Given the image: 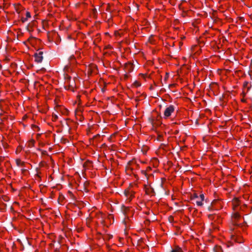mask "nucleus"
Here are the masks:
<instances>
[{"label":"nucleus","instance_id":"obj_1","mask_svg":"<svg viewBox=\"0 0 252 252\" xmlns=\"http://www.w3.org/2000/svg\"><path fill=\"white\" fill-rule=\"evenodd\" d=\"M174 111V106L173 105H171L169 107H167L164 112V118H166L169 117Z\"/></svg>","mask_w":252,"mask_h":252},{"label":"nucleus","instance_id":"obj_2","mask_svg":"<svg viewBox=\"0 0 252 252\" xmlns=\"http://www.w3.org/2000/svg\"><path fill=\"white\" fill-rule=\"evenodd\" d=\"M43 53L42 51H39L38 53H35L34 54L35 58V61L37 63H40L42 62L43 60Z\"/></svg>","mask_w":252,"mask_h":252},{"label":"nucleus","instance_id":"obj_3","mask_svg":"<svg viewBox=\"0 0 252 252\" xmlns=\"http://www.w3.org/2000/svg\"><path fill=\"white\" fill-rule=\"evenodd\" d=\"M251 87V85L250 84L248 81H245L243 84V88L244 90L243 91V94L245 95L250 90Z\"/></svg>","mask_w":252,"mask_h":252},{"label":"nucleus","instance_id":"obj_4","mask_svg":"<svg viewBox=\"0 0 252 252\" xmlns=\"http://www.w3.org/2000/svg\"><path fill=\"white\" fill-rule=\"evenodd\" d=\"M125 195L129 198V200H130V198L133 196V195H134V192H132V191H129V190H127V191H125Z\"/></svg>","mask_w":252,"mask_h":252},{"label":"nucleus","instance_id":"obj_5","mask_svg":"<svg viewBox=\"0 0 252 252\" xmlns=\"http://www.w3.org/2000/svg\"><path fill=\"white\" fill-rule=\"evenodd\" d=\"M199 198V196H198V195L194 193H193V194H191L190 195V199L192 200V201H194V200H195L196 199H198Z\"/></svg>","mask_w":252,"mask_h":252},{"label":"nucleus","instance_id":"obj_6","mask_svg":"<svg viewBox=\"0 0 252 252\" xmlns=\"http://www.w3.org/2000/svg\"><path fill=\"white\" fill-rule=\"evenodd\" d=\"M193 201L195 202L198 206H202L203 205L202 201H201L199 198Z\"/></svg>","mask_w":252,"mask_h":252},{"label":"nucleus","instance_id":"obj_7","mask_svg":"<svg viewBox=\"0 0 252 252\" xmlns=\"http://www.w3.org/2000/svg\"><path fill=\"white\" fill-rule=\"evenodd\" d=\"M239 200L236 198H234L232 200L233 204L235 206H237L239 205Z\"/></svg>","mask_w":252,"mask_h":252},{"label":"nucleus","instance_id":"obj_8","mask_svg":"<svg viewBox=\"0 0 252 252\" xmlns=\"http://www.w3.org/2000/svg\"><path fill=\"white\" fill-rule=\"evenodd\" d=\"M16 161L18 166H23L24 164V162L21 161L20 159H17Z\"/></svg>","mask_w":252,"mask_h":252},{"label":"nucleus","instance_id":"obj_9","mask_svg":"<svg viewBox=\"0 0 252 252\" xmlns=\"http://www.w3.org/2000/svg\"><path fill=\"white\" fill-rule=\"evenodd\" d=\"M217 202V200H213V201L212 202V203H211V206H209V207H208V210H209V211H211V210H212V207H213V206H214V205L215 204V203H216Z\"/></svg>","mask_w":252,"mask_h":252},{"label":"nucleus","instance_id":"obj_10","mask_svg":"<svg viewBox=\"0 0 252 252\" xmlns=\"http://www.w3.org/2000/svg\"><path fill=\"white\" fill-rule=\"evenodd\" d=\"M171 252H183V251L181 248H177L175 249H172Z\"/></svg>","mask_w":252,"mask_h":252},{"label":"nucleus","instance_id":"obj_11","mask_svg":"<svg viewBox=\"0 0 252 252\" xmlns=\"http://www.w3.org/2000/svg\"><path fill=\"white\" fill-rule=\"evenodd\" d=\"M133 85L135 86L136 87H138L141 86V84L139 83L137 81H135L133 83Z\"/></svg>","mask_w":252,"mask_h":252},{"label":"nucleus","instance_id":"obj_12","mask_svg":"<svg viewBox=\"0 0 252 252\" xmlns=\"http://www.w3.org/2000/svg\"><path fill=\"white\" fill-rule=\"evenodd\" d=\"M204 197H205L203 194H201L199 196V198L201 201H203L204 200Z\"/></svg>","mask_w":252,"mask_h":252},{"label":"nucleus","instance_id":"obj_13","mask_svg":"<svg viewBox=\"0 0 252 252\" xmlns=\"http://www.w3.org/2000/svg\"><path fill=\"white\" fill-rule=\"evenodd\" d=\"M34 141L33 140L30 141L29 143V147H33L34 145Z\"/></svg>","mask_w":252,"mask_h":252},{"label":"nucleus","instance_id":"obj_14","mask_svg":"<svg viewBox=\"0 0 252 252\" xmlns=\"http://www.w3.org/2000/svg\"><path fill=\"white\" fill-rule=\"evenodd\" d=\"M95 69H97V66L94 64L92 65L91 66V71H94Z\"/></svg>","mask_w":252,"mask_h":252},{"label":"nucleus","instance_id":"obj_15","mask_svg":"<svg viewBox=\"0 0 252 252\" xmlns=\"http://www.w3.org/2000/svg\"><path fill=\"white\" fill-rule=\"evenodd\" d=\"M105 6H106V10L108 11L110 7L109 4L107 3V4H106V5H103V6L104 7V8H105Z\"/></svg>","mask_w":252,"mask_h":252},{"label":"nucleus","instance_id":"obj_16","mask_svg":"<svg viewBox=\"0 0 252 252\" xmlns=\"http://www.w3.org/2000/svg\"><path fill=\"white\" fill-rule=\"evenodd\" d=\"M114 35L116 36H120V33L117 31H115L114 32Z\"/></svg>","mask_w":252,"mask_h":252},{"label":"nucleus","instance_id":"obj_17","mask_svg":"<svg viewBox=\"0 0 252 252\" xmlns=\"http://www.w3.org/2000/svg\"><path fill=\"white\" fill-rule=\"evenodd\" d=\"M26 17H27L26 18H30V17H31V14H30V13L29 12H26Z\"/></svg>","mask_w":252,"mask_h":252},{"label":"nucleus","instance_id":"obj_18","mask_svg":"<svg viewBox=\"0 0 252 252\" xmlns=\"http://www.w3.org/2000/svg\"><path fill=\"white\" fill-rule=\"evenodd\" d=\"M27 20V18H21V21L22 22V23H25L26 21Z\"/></svg>","mask_w":252,"mask_h":252},{"label":"nucleus","instance_id":"obj_19","mask_svg":"<svg viewBox=\"0 0 252 252\" xmlns=\"http://www.w3.org/2000/svg\"><path fill=\"white\" fill-rule=\"evenodd\" d=\"M53 118H54V120L56 121L58 118V116L57 115H55L53 116Z\"/></svg>","mask_w":252,"mask_h":252},{"label":"nucleus","instance_id":"obj_20","mask_svg":"<svg viewBox=\"0 0 252 252\" xmlns=\"http://www.w3.org/2000/svg\"><path fill=\"white\" fill-rule=\"evenodd\" d=\"M240 217V215L238 214H235V218L238 219Z\"/></svg>","mask_w":252,"mask_h":252},{"label":"nucleus","instance_id":"obj_21","mask_svg":"<svg viewBox=\"0 0 252 252\" xmlns=\"http://www.w3.org/2000/svg\"><path fill=\"white\" fill-rule=\"evenodd\" d=\"M117 133V132H115L114 133L111 134V139H112V137H113V135H115L116 133Z\"/></svg>","mask_w":252,"mask_h":252},{"label":"nucleus","instance_id":"obj_22","mask_svg":"<svg viewBox=\"0 0 252 252\" xmlns=\"http://www.w3.org/2000/svg\"><path fill=\"white\" fill-rule=\"evenodd\" d=\"M65 78H66V79H70L71 78V77L68 75H66V77H65Z\"/></svg>","mask_w":252,"mask_h":252},{"label":"nucleus","instance_id":"obj_23","mask_svg":"<svg viewBox=\"0 0 252 252\" xmlns=\"http://www.w3.org/2000/svg\"><path fill=\"white\" fill-rule=\"evenodd\" d=\"M159 187L162 188L163 190V187H162V183H160V185H159Z\"/></svg>","mask_w":252,"mask_h":252},{"label":"nucleus","instance_id":"obj_24","mask_svg":"<svg viewBox=\"0 0 252 252\" xmlns=\"http://www.w3.org/2000/svg\"><path fill=\"white\" fill-rule=\"evenodd\" d=\"M175 86V84H171V85H169V87H173V86Z\"/></svg>","mask_w":252,"mask_h":252},{"label":"nucleus","instance_id":"obj_25","mask_svg":"<svg viewBox=\"0 0 252 252\" xmlns=\"http://www.w3.org/2000/svg\"><path fill=\"white\" fill-rule=\"evenodd\" d=\"M3 200L5 201H7L8 200L7 199V197L3 198Z\"/></svg>","mask_w":252,"mask_h":252},{"label":"nucleus","instance_id":"obj_26","mask_svg":"<svg viewBox=\"0 0 252 252\" xmlns=\"http://www.w3.org/2000/svg\"><path fill=\"white\" fill-rule=\"evenodd\" d=\"M111 128H112L113 126H115V125H113V124L111 123Z\"/></svg>","mask_w":252,"mask_h":252},{"label":"nucleus","instance_id":"obj_27","mask_svg":"<svg viewBox=\"0 0 252 252\" xmlns=\"http://www.w3.org/2000/svg\"><path fill=\"white\" fill-rule=\"evenodd\" d=\"M111 220H114V217H113V215L112 214H111Z\"/></svg>","mask_w":252,"mask_h":252},{"label":"nucleus","instance_id":"obj_28","mask_svg":"<svg viewBox=\"0 0 252 252\" xmlns=\"http://www.w3.org/2000/svg\"><path fill=\"white\" fill-rule=\"evenodd\" d=\"M113 146V145H111V148H112ZM111 153L112 152V151H114V150L112 149V148H111Z\"/></svg>","mask_w":252,"mask_h":252},{"label":"nucleus","instance_id":"obj_29","mask_svg":"<svg viewBox=\"0 0 252 252\" xmlns=\"http://www.w3.org/2000/svg\"><path fill=\"white\" fill-rule=\"evenodd\" d=\"M107 238L109 239L110 236L109 235L106 236Z\"/></svg>","mask_w":252,"mask_h":252},{"label":"nucleus","instance_id":"obj_30","mask_svg":"<svg viewBox=\"0 0 252 252\" xmlns=\"http://www.w3.org/2000/svg\"><path fill=\"white\" fill-rule=\"evenodd\" d=\"M170 218L172 220H173V218L172 216H170Z\"/></svg>","mask_w":252,"mask_h":252},{"label":"nucleus","instance_id":"obj_31","mask_svg":"<svg viewBox=\"0 0 252 252\" xmlns=\"http://www.w3.org/2000/svg\"><path fill=\"white\" fill-rule=\"evenodd\" d=\"M129 67H130V68H132V65H129Z\"/></svg>","mask_w":252,"mask_h":252},{"label":"nucleus","instance_id":"obj_32","mask_svg":"<svg viewBox=\"0 0 252 252\" xmlns=\"http://www.w3.org/2000/svg\"><path fill=\"white\" fill-rule=\"evenodd\" d=\"M242 101L243 102H245V100H244V99H242Z\"/></svg>","mask_w":252,"mask_h":252},{"label":"nucleus","instance_id":"obj_33","mask_svg":"<svg viewBox=\"0 0 252 252\" xmlns=\"http://www.w3.org/2000/svg\"><path fill=\"white\" fill-rule=\"evenodd\" d=\"M69 193L70 194L72 195V192H71L70 191H69Z\"/></svg>","mask_w":252,"mask_h":252},{"label":"nucleus","instance_id":"obj_34","mask_svg":"<svg viewBox=\"0 0 252 252\" xmlns=\"http://www.w3.org/2000/svg\"><path fill=\"white\" fill-rule=\"evenodd\" d=\"M102 92H104V89H102Z\"/></svg>","mask_w":252,"mask_h":252},{"label":"nucleus","instance_id":"obj_35","mask_svg":"<svg viewBox=\"0 0 252 252\" xmlns=\"http://www.w3.org/2000/svg\"><path fill=\"white\" fill-rule=\"evenodd\" d=\"M113 159V158L111 157V161Z\"/></svg>","mask_w":252,"mask_h":252},{"label":"nucleus","instance_id":"obj_36","mask_svg":"<svg viewBox=\"0 0 252 252\" xmlns=\"http://www.w3.org/2000/svg\"><path fill=\"white\" fill-rule=\"evenodd\" d=\"M112 98V97L111 96V98ZM111 102H112V99H111Z\"/></svg>","mask_w":252,"mask_h":252},{"label":"nucleus","instance_id":"obj_37","mask_svg":"<svg viewBox=\"0 0 252 252\" xmlns=\"http://www.w3.org/2000/svg\"><path fill=\"white\" fill-rule=\"evenodd\" d=\"M111 212H112V211H113V210H112V208H111Z\"/></svg>","mask_w":252,"mask_h":252},{"label":"nucleus","instance_id":"obj_38","mask_svg":"<svg viewBox=\"0 0 252 252\" xmlns=\"http://www.w3.org/2000/svg\"><path fill=\"white\" fill-rule=\"evenodd\" d=\"M1 68V65L0 64V68Z\"/></svg>","mask_w":252,"mask_h":252},{"label":"nucleus","instance_id":"obj_39","mask_svg":"<svg viewBox=\"0 0 252 252\" xmlns=\"http://www.w3.org/2000/svg\"><path fill=\"white\" fill-rule=\"evenodd\" d=\"M37 176L38 177V178H40V176L38 175H37Z\"/></svg>","mask_w":252,"mask_h":252}]
</instances>
